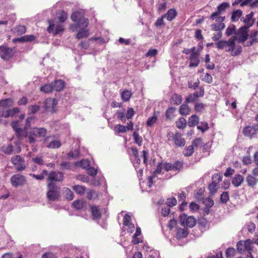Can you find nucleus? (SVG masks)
Instances as JSON below:
<instances>
[{"label": "nucleus", "instance_id": "1", "mask_svg": "<svg viewBox=\"0 0 258 258\" xmlns=\"http://www.w3.org/2000/svg\"><path fill=\"white\" fill-rule=\"evenodd\" d=\"M71 19L73 22H76V24L71 26V29L73 31L86 29L89 24L88 19L84 17L82 13L78 11L73 12Z\"/></svg>", "mask_w": 258, "mask_h": 258}, {"label": "nucleus", "instance_id": "2", "mask_svg": "<svg viewBox=\"0 0 258 258\" xmlns=\"http://www.w3.org/2000/svg\"><path fill=\"white\" fill-rule=\"evenodd\" d=\"M166 136L167 140L173 142L174 146L176 148L182 147L185 145V139L182 137V134L178 132H176L175 134L171 131L168 132Z\"/></svg>", "mask_w": 258, "mask_h": 258}, {"label": "nucleus", "instance_id": "3", "mask_svg": "<svg viewBox=\"0 0 258 258\" xmlns=\"http://www.w3.org/2000/svg\"><path fill=\"white\" fill-rule=\"evenodd\" d=\"M229 7L230 5L228 3H222L218 6L217 11L211 15L210 18L213 20H215L216 22H223L225 17L220 16V15Z\"/></svg>", "mask_w": 258, "mask_h": 258}, {"label": "nucleus", "instance_id": "4", "mask_svg": "<svg viewBox=\"0 0 258 258\" xmlns=\"http://www.w3.org/2000/svg\"><path fill=\"white\" fill-rule=\"evenodd\" d=\"M47 130L44 127H34L28 132V140L30 143H33L38 137H45Z\"/></svg>", "mask_w": 258, "mask_h": 258}, {"label": "nucleus", "instance_id": "5", "mask_svg": "<svg viewBox=\"0 0 258 258\" xmlns=\"http://www.w3.org/2000/svg\"><path fill=\"white\" fill-rule=\"evenodd\" d=\"M237 36H232L228 41L220 40L216 43V47L219 49L226 48V52H229L233 50L235 45V41L237 40Z\"/></svg>", "mask_w": 258, "mask_h": 258}, {"label": "nucleus", "instance_id": "6", "mask_svg": "<svg viewBox=\"0 0 258 258\" xmlns=\"http://www.w3.org/2000/svg\"><path fill=\"white\" fill-rule=\"evenodd\" d=\"M252 240L249 239L246 240H240L237 243V249L240 253L246 252L247 253H249V254L251 255V252L252 251Z\"/></svg>", "mask_w": 258, "mask_h": 258}, {"label": "nucleus", "instance_id": "7", "mask_svg": "<svg viewBox=\"0 0 258 258\" xmlns=\"http://www.w3.org/2000/svg\"><path fill=\"white\" fill-rule=\"evenodd\" d=\"M48 189L47 192V198L49 201H55L58 200L59 198V192L55 183L49 182L47 184Z\"/></svg>", "mask_w": 258, "mask_h": 258}, {"label": "nucleus", "instance_id": "8", "mask_svg": "<svg viewBox=\"0 0 258 258\" xmlns=\"http://www.w3.org/2000/svg\"><path fill=\"white\" fill-rule=\"evenodd\" d=\"M48 23L49 24L48 27L47 28V31L49 33H53V35H56L60 32L63 31L64 26L57 22L56 24L54 23V20L52 19L48 20Z\"/></svg>", "mask_w": 258, "mask_h": 258}, {"label": "nucleus", "instance_id": "9", "mask_svg": "<svg viewBox=\"0 0 258 258\" xmlns=\"http://www.w3.org/2000/svg\"><path fill=\"white\" fill-rule=\"evenodd\" d=\"M0 56L4 60H9L15 53V48H11L5 46H0Z\"/></svg>", "mask_w": 258, "mask_h": 258}, {"label": "nucleus", "instance_id": "10", "mask_svg": "<svg viewBox=\"0 0 258 258\" xmlns=\"http://www.w3.org/2000/svg\"><path fill=\"white\" fill-rule=\"evenodd\" d=\"M11 163L16 167L17 171H22L26 168L24 159L20 155H16L11 158Z\"/></svg>", "mask_w": 258, "mask_h": 258}, {"label": "nucleus", "instance_id": "11", "mask_svg": "<svg viewBox=\"0 0 258 258\" xmlns=\"http://www.w3.org/2000/svg\"><path fill=\"white\" fill-rule=\"evenodd\" d=\"M10 181L13 186L18 187L24 185L27 182V179L24 176L17 174L11 177Z\"/></svg>", "mask_w": 258, "mask_h": 258}, {"label": "nucleus", "instance_id": "12", "mask_svg": "<svg viewBox=\"0 0 258 258\" xmlns=\"http://www.w3.org/2000/svg\"><path fill=\"white\" fill-rule=\"evenodd\" d=\"M180 224L183 226H187L190 228L194 227L196 224V221L192 216L187 217L185 214H181L180 216Z\"/></svg>", "mask_w": 258, "mask_h": 258}, {"label": "nucleus", "instance_id": "13", "mask_svg": "<svg viewBox=\"0 0 258 258\" xmlns=\"http://www.w3.org/2000/svg\"><path fill=\"white\" fill-rule=\"evenodd\" d=\"M205 94V91L203 87H200L199 88V91H196L194 93L189 94L185 99V102L186 103L189 102H194L199 98L202 97L204 96Z\"/></svg>", "mask_w": 258, "mask_h": 258}, {"label": "nucleus", "instance_id": "14", "mask_svg": "<svg viewBox=\"0 0 258 258\" xmlns=\"http://www.w3.org/2000/svg\"><path fill=\"white\" fill-rule=\"evenodd\" d=\"M57 104V101L56 99L48 98L46 99L44 102L43 108L46 111L53 112Z\"/></svg>", "mask_w": 258, "mask_h": 258}, {"label": "nucleus", "instance_id": "15", "mask_svg": "<svg viewBox=\"0 0 258 258\" xmlns=\"http://www.w3.org/2000/svg\"><path fill=\"white\" fill-rule=\"evenodd\" d=\"M258 131V123H254L252 125H248L243 129V134L247 137L251 138L256 134Z\"/></svg>", "mask_w": 258, "mask_h": 258}, {"label": "nucleus", "instance_id": "16", "mask_svg": "<svg viewBox=\"0 0 258 258\" xmlns=\"http://www.w3.org/2000/svg\"><path fill=\"white\" fill-rule=\"evenodd\" d=\"M247 29L246 27H242L239 29L238 32L236 33L237 35L236 36L237 37V40H238L239 42H244L247 40L248 37Z\"/></svg>", "mask_w": 258, "mask_h": 258}, {"label": "nucleus", "instance_id": "17", "mask_svg": "<svg viewBox=\"0 0 258 258\" xmlns=\"http://www.w3.org/2000/svg\"><path fill=\"white\" fill-rule=\"evenodd\" d=\"M63 179V174L61 172L51 171L48 174V180L50 182L61 181Z\"/></svg>", "mask_w": 258, "mask_h": 258}, {"label": "nucleus", "instance_id": "18", "mask_svg": "<svg viewBox=\"0 0 258 258\" xmlns=\"http://www.w3.org/2000/svg\"><path fill=\"white\" fill-rule=\"evenodd\" d=\"M200 54L198 52L191 53L189 57L190 60L189 66L190 67H197L200 62L199 59Z\"/></svg>", "mask_w": 258, "mask_h": 258}, {"label": "nucleus", "instance_id": "19", "mask_svg": "<svg viewBox=\"0 0 258 258\" xmlns=\"http://www.w3.org/2000/svg\"><path fill=\"white\" fill-rule=\"evenodd\" d=\"M20 112V109L18 107H15L11 109H8L6 111H3L2 113V116L8 118L9 117H13L16 114Z\"/></svg>", "mask_w": 258, "mask_h": 258}, {"label": "nucleus", "instance_id": "20", "mask_svg": "<svg viewBox=\"0 0 258 258\" xmlns=\"http://www.w3.org/2000/svg\"><path fill=\"white\" fill-rule=\"evenodd\" d=\"M254 13L251 12L249 14L246 15L245 18L243 20V22L245 25L247 26L246 27H249L253 25L254 22V19H252L253 17Z\"/></svg>", "mask_w": 258, "mask_h": 258}, {"label": "nucleus", "instance_id": "21", "mask_svg": "<svg viewBox=\"0 0 258 258\" xmlns=\"http://www.w3.org/2000/svg\"><path fill=\"white\" fill-rule=\"evenodd\" d=\"M244 180V177L242 175L239 174L235 175L232 179V184L235 187H238L240 186L241 183Z\"/></svg>", "mask_w": 258, "mask_h": 258}, {"label": "nucleus", "instance_id": "22", "mask_svg": "<svg viewBox=\"0 0 258 258\" xmlns=\"http://www.w3.org/2000/svg\"><path fill=\"white\" fill-rule=\"evenodd\" d=\"M53 89L56 91H60L64 87V83L62 80H58L52 83Z\"/></svg>", "mask_w": 258, "mask_h": 258}, {"label": "nucleus", "instance_id": "23", "mask_svg": "<svg viewBox=\"0 0 258 258\" xmlns=\"http://www.w3.org/2000/svg\"><path fill=\"white\" fill-rule=\"evenodd\" d=\"M246 181L248 186L254 187L257 184L258 179L255 177V176L251 174H248L246 178Z\"/></svg>", "mask_w": 258, "mask_h": 258}, {"label": "nucleus", "instance_id": "24", "mask_svg": "<svg viewBox=\"0 0 258 258\" xmlns=\"http://www.w3.org/2000/svg\"><path fill=\"white\" fill-rule=\"evenodd\" d=\"M190 108L189 106L186 104H182L179 107V112L181 115L186 116L190 112Z\"/></svg>", "mask_w": 258, "mask_h": 258}, {"label": "nucleus", "instance_id": "25", "mask_svg": "<svg viewBox=\"0 0 258 258\" xmlns=\"http://www.w3.org/2000/svg\"><path fill=\"white\" fill-rule=\"evenodd\" d=\"M199 120V117L196 114H194L189 117L188 120V125L189 127L195 126L198 124Z\"/></svg>", "mask_w": 258, "mask_h": 258}, {"label": "nucleus", "instance_id": "26", "mask_svg": "<svg viewBox=\"0 0 258 258\" xmlns=\"http://www.w3.org/2000/svg\"><path fill=\"white\" fill-rule=\"evenodd\" d=\"M14 105V101L11 98H7L0 100V107L4 108H9Z\"/></svg>", "mask_w": 258, "mask_h": 258}, {"label": "nucleus", "instance_id": "27", "mask_svg": "<svg viewBox=\"0 0 258 258\" xmlns=\"http://www.w3.org/2000/svg\"><path fill=\"white\" fill-rule=\"evenodd\" d=\"M13 33L17 35H21L26 32V27L24 25H19L13 29Z\"/></svg>", "mask_w": 258, "mask_h": 258}, {"label": "nucleus", "instance_id": "28", "mask_svg": "<svg viewBox=\"0 0 258 258\" xmlns=\"http://www.w3.org/2000/svg\"><path fill=\"white\" fill-rule=\"evenodd\" d=\"M86 206V202L81 200H77L73 202V206L76 210H81Z\"/></svg>", "mask_w": 258, "mask_h": 258}, {"label": "nucleus", "instance_id": "29", "mask_svg": "<svg viewBox=\"0 0 258 258\" xmlns=\"http://www.w3.org/2000/svg\"><path fill=\"white\" fill-rule=\"evenodd\" d=\"M217 23L213 24L211 25V29L213 31L219 32V31H222L225 27V25L223 22H217Z\"/></svg>", "mask_w": 258, "mask_h": 258}, {"label": "nucleus", "instance_id": "30", "mask_svg": "<svg viewBox=\"0 0 258 258\" xmlns=\"http://www.w3.org/2000/svg\"><path fill=\"white\" fill-rule=\"evenodd\" d=\"M187 121L185 118L183 117L179 118L175 122V125L177 128L179 129H184L186 127Z\"/></svg>", "mask_w": 258, "mask_h": 258}, {"label": "nucleus", "instance_id": "31", "mask_svg": "<svg viewBox=\"0 0 258 258\" xmlns=\"http://www.w3.org/2000/svg\"><path fill=\"white\" fill-rule=\"evenodd\" d=\"M177 15V12L175 9H170L167 13L164 15V18L167 20L171 21Z\"/></svg>", "mask_w": 258, "mask_h": 258}, {"label": "nucleus", "instance_id": "32", "mask_svg": "<svg viewBox=\"0 0 258 258\" xmlns=\"http://www.w3.org/2000/svg\"><path fill=\"white\" fill-rule=\"evenodd\" d=\"M78 31L76 35V38L78 39L87 38L89 35V32L87 29L79 30Z\"/></svg>", "mask_w": 258, "mask_h": 258}, {"label": "nucleus", "instance_id": "33", "mask_svg": "<svg viewBox=\"0 0 258 258\" xmlns=\"http://www.w3.org/2000/svg\"><path fill=\"white\" fill-rule=\"evenodd\" d=\"M91 213L94 219H99L101 218V212L97 206H91Z\"/></svg>", "mask_w": 258, "mask_h": 258}, {"label": "nucleus", "instance_id": "34", "mask_svg": "<svg viewBox=\"0 0 258 258\" xmlns=\"http://www.w3.org/2000/svg\"><path fill=\"white\" fill-rule=\"evenodd\" d=\"M188 234V231L187 228H179L177 230L176 236L177 238H182L186 237Z\"/></svg>", "mask_w": 258, "mask_h": 258}, {"label": "nucleus", "instance_id": "35", "mask_svg": "<svg viewBox=\"0 0 258 258\" xmlns=\"http://www.w3.org/2000/svg\"><path fill=\"white\" fill-rule=\"evenodd\" d=\"M131 216L127 214H126L123 217V224L124 226H128L130 228H134V225L131 222Z\"/></svg>", "mask_w": 258, "mask_h": 258}, {"label": "nucleus", "instance_id": "36", "mask_svg": "<svg viewBox=\"0 0 258 258\" xmlns=\"http://www.w3.org/2000/svg\"><path fill=\"white\" fill-rule=\"evenodd\" d=\"M175 108L174 107H169L165 112L166 118L171 120L175 116Z\"/></svg>", "mask_w": 258, "mask_h": 258}, {"label": "nucleus", "instance_id": "37", "mask_svg": "<svg viewBox=\"0 0 258 258\" xmlns=\"http://www.w3.org/2000/svg\"><path fill=\"white\" fill-rule=\"evenodd\" d=\"M158 119L156 113H154V115L152 117L148 118L146 122V125L148 127H152L157 122Z\"/></svg>", "mask_w": 258, "mask_h": 258}, {"label": "nucleus", "instance_id": "38", "mask_svg": "<svg viewBox=\"0 0 258 258\" xmlns=\"http://www.w3.org/2000/svg\"><path fill=\"white\" fill-rule=\"evenodd\" d=\"M73 189L78 195H82L85 193L86 187L83 185H75L73 186Z\"/></svg>", "mask_w": 258, "mask_h": 258}, {"label": "nucleus", "instance_id": "39", "mask_svg": "<svg viewBox=\"0 0 258 258\" xmlns=\"http://www.w3.org/2000/svg\"><path fill=\"white\" fill-rule=\"evenodd\" d=\"M61 146V142L58 140H52L46 146L47 148L50 149L59 148Z\"/></svg>", "mask_w": 258, "mask_h": 258}, {"label": "nucleus", "instance_id": "40", "mask_svg": "<svg viewBox=\"0 0 258 258\" xmlns=\"http://www.w3.org/2000/svg\"><path fill=\"white\" fill-rule=\"evenodd\" d=\"M127 131H128V128L126 125L124 126L119 124L116 125L114 127V131L118 134L124 133Z\"/></svg>", "mask_w": 258, "mask_h": 258}, {"label": "nucleus", "instance_id": "41", "mask_svg": "<svg viewBox=\"0 0 258 258\" xmlns=\"http://www.w3.org/2000/svg\"><path fill=\"white\" fill-rule=\"evenodd\" d=\"M2 151L5 154L10 155L14 151V147L12 144H9L3 146L2 148Z\"/></svg>", "mask_w": 258, "mask_h": 258}, {"label": "nucleus", "instance_id": "42", "mask_svg": "<svg viewBox=\"0 0 258 258\" xmlns=\"http://www.w3.org/2000/svg\"><path fill=\"white\" fill-rule=\"evenodd\" d=\"M171 100L173 101L174 104L178 105L182 102V97L181 95L174 93L172 95Z\"/></svg>", "mask_w": 258, "mask_h": 258}, {"label": "nucleus", "instance_id": "43", "mask_svg": "<svg viewBox=\"0 0 258 258\" xmlns=\"http://www.w3.org/2000/svg\"><path fill=\"white\" fill-rule=\"evenodd\" d=\"M242 11L240 10H237L234 11L232 13L231 21L232 22H236L238 20L242 15Z\"/></svg>", "mask_w": 258, "mask_h": 258}, {"label": "nucleus", "instance_id": "44", "mask_svg": "<svg viewBox=\"0 0 258 258\" xmlns=\"http://www.w3.org/2000/svg\"><path fill=\"white\" fill-rule=\"evenodd\" d=\"M194 152V147L193 145H189L186 147L184 151H183V154L185 157H189L191 156Z\"/></svg>", "mask_w": 258, "mask_h": 258}, {"label": "nucleus", "instance_id": "45", "mask_svg": "<svg viewBox=\"0 0 258 258\" xmlns=\"http://www.w3.org/2000/svg\"><path fill=\"white\" fill-rule=\"evenodd\" d=\"M40 90L41 92H43L45 93H49L51 92L53 90L52 83L45 84L41 86L40 88Z\"/></svg>", "mask_w": 258, "mask_h": 258}, {"label": "nucleus", "instance_id": "46", "mask_svg": "<svg viewBox=\"0 0 258 258\" xmlns=\"http://www.w3.org/2000/svg\"><path fill=\"white\" fill-rule=\"evenodd\" d=\"M132 95V93L131 91L125 90L122 92L121 98L124 101H127L130 99Z\"/></svg>", "mask_w": 258, "mask_h": 258}, {"label": "nucleus", "instance_id": "47", "mask_svg": "<svg viewBox=\"0 0 258 258\" xmlns=\"http://www.w3.org/2000/svg\"><path fill=\"white\" fill-rule=\"evenodd\" d=\"M27 128H25V127L22 129L21 128L20 130H19L17 132H16V135L18 137V138L21 139L23 137H28V132H27L26 130Z\"/></svg>", "mask_w": 258, "mask_h": 258}, {"label": "nucleus", "instance_id": "48", "mask_svg": "<svg viewBox=\"0 0 258 258\" xmlns=\"http://www.w3.org/2000/svg\"><path fill=\"white\" fill-rule=\"evenodd\" d=\"M68 17L67 13L64 11H61L57 17V19L59 23H63L67 20Z\"/></svg>", "mask_w": 258, "mask_h": 258}, {"label": "nucleus", "instance_id": "49", "mask_svg": "<svg viewBox=\"0 0 258 258\" xmlns=\"http://www.w3.org/2000/svg\"><path fill=\"white\" fill-rule=\"evenodd\" d=\"M64 196L66 199L69 201L72 200L74 197L73 191L68 187L64 189Z\"/></svg>", "mask_w": 258, "mask_h": 258}, {"label": "nucleus", "instance_id": "50", "mask_svg": "<svg viewBox=\"0 0 258 258\" xmlns=\"http://www.w3.org/2000/svg\"><path fill=\"white\" fill-rule=\"evenodd\" d=\"M135 142L139 146H141L143 142L142 138L141 137L138 132H134L133 134Z\"/></svg>", "mask_w": 258, "mask_h": 258}, {"label": "nucleus", "instance_id": "51", "mask_svg": "<svg viewBox=\"0 0 258 258\" xmlns=\"http://www.w3.org/2000/svg\"><path fill=\"white\" fill-rule=\"evenodd\" d=\"M218 188V184L212 181V183H210L208 186V189H209L210 192L213 194H215L217 191Z\"/></svg>", "mask_w": 258, "mask_h": 258}, {"label": "nucleus", "instance_id": "52", "mask_svg": "<svg viewBox=\"0 0 258 258\" xmlns=\"http://www.w3.org/2000/svg\"><path fill=\"white\" fill-rule=\"evenodd\" d=\"M198 224L202 228H206L209 226L208 221L204 217H201L198 220Z\"/></svg>", "mask_w": 258, "mask_h": 258}, {"label": "nucleus", "instance_id": "53", "mask_svg": "<svg viewBox=\"0 0 258 258\" xmlns=\"http://www.w3.org/2000/svg\"><path fill=\"white\" fill-rule=\"evenodd\" d=\"M206 105L202 103H196L195 105V110L197 112H201L205 110Z\"/></svg>", "mask_w": 258, "mask_h": 258}, {"label": "nucleus", "instance_id": "54", "mask_svg": "<svg viewBox=\"0 0 258 258\" xmlns=\"http://www.w3.org/2000/svg\"><path fill=\"white\" fill-rule=\"evenodd\" d=\"M235 249L233 247H229L226 250V256L227 258H232L235 255Z\"/></svg>", "mask_w": 258, "mask_h": 258}, {"label": "nucleus", "instance_id": "55", "mask_svg": "<svg viewBox=\"0 0 258 258\" xmlns=\"http://www.w3.org/2000/svg\"><path fill=\"white\" fill-rule=\"evenodd\" d=\"M197 128L201 131L202 132H204L207 131L209 128V127L208 123L204 121L201 122L200 124L197 126Z\"/></svg>", "mask_w": 258, "mask_h": 258}, {"label": "nucleus", "instance_id": "56", "mask_svg": "<svg viewBox=\"0 0 258 258\" xmlns=\"http://www.w3.org/2000/svg\"><path fill=\"white\" fill-rule=\"evenodd\" d=\"M40 109V106L37 105H30L28 107V110L30 114H35Z\"/></svg>", "mask_w": 258, "mask_h": 258}, {"label": "nucleus", "instance_id": "57", "mask_svg": "<svg viewBox=\"0 0 258 258\" xmlns=\"http://www.w3.org/2000/svg\"><path fill=\"white\" fill-rule=\"evenodd\" d=\"M235 31V26L234 25H231L228 27L226 30V35L227 36L232 35Z\"/></svg>", "mask_w": 258, "mask_h": 258}, {"label": "nucleus", "instance_id": "58", "mask_svg": "<svg viewBox=\"0 0 258 258\" xmlns=\"http://www.w3.org/2000/svg\"><path fill=\"white\" fill-rule=\"evenodd\" d=\"M229 200L228 192L227 191L223 192L221 195L220 200L223 204H226Z\"/></svg>", "mask_w": 258, "mask_h": 258}, {"label": "nucleus", "instance_id": "59", "mask_svg": "<svg viewBox=\"0 0 258 258\" xmlns=\"http://www.w3.org/2000/svg\"><path fill=\"white\" fill-rule=\"evenodd\" d=\"M242 51V47L240 45H238L235 48V47L233 48V50H231V55L232 56H237L240 54Z\"/></svg>", "mask_w": 258, "mask_h": 258}, {"label": "nucleus", "instance_id": "60", "mask_svg": "<svg viewBox=\"0 0 258 258\" xmlns=\"http://www.w3.org/2000/svg\"><path fill=\"white\" fill-rule=\"evenodd\" d=\"M166 204L170 208L175 206L177 204V201L175 198H168Z\"/></svg>", "mask_w": 258, "mask_h": 258}, {"label": "nucleus", "instance_id": "61", "mask_svg": "<svg viewBox=\"0 0 258 258\" xmlns=\"http://www.w3.org/2000/svg\"><path fill=\"white\" fill-rule=\"evenodd\" d=\"M32 161L39 165H44V161L43 158L41 156H37L32 159Z\"/></svg>", "mask_w": 258, "mask_h": 258}, {"label": "nucleus", "instance_id": "62", "mask_svg": "<svg viewBox=\"0 0 258 258\" xmlns=\"http://www.w3.org/2000/svg\"><path fill=\"white\" fill-rule=\"evenodd\" d=\"M222 176L220 173H215L213 175L212 182L219 184L222 181Z\"/></svg>", "mask_w": 258, "mask_h": 258}, {"label": "nucleus", "instance_id": "63", "mask_svg": "<svg viewBox=\"0 0 258 258\" xmlns=\"http://www.w3.org/2000/svg\"><path fill=\"white\" fill-rule=\"evenodd\" d=\"M158 53V50L156 49H150L146 53V56L147 57H152L156 56Z\"/></svg>", "mask_w": 258, "mask_h": 258}, {"label": "nucleus", "instance_id": "64", "mask_svg": "<svg viewBox=\"0 0 258 258\" xmlns=\"http://www.w3.org/2000/svg\"><path fill=\"white\" fill-rule=\"evenodd\" d=\"M135 114V111L132 108H128L126 113V117L127 119H132Z\"/></svg>", "mask_w": 258, "mask_h": 258}]
</instances>
